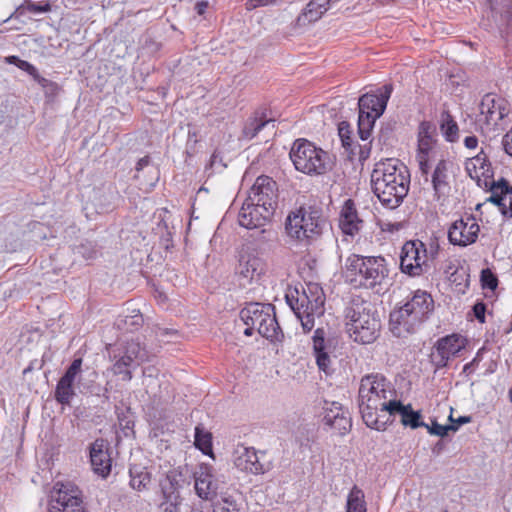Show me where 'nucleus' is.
I'll return each mask as SVG.
<instances>
[{
  "label": "nucleus",
  "instance_id": "1",
  "mask_svg": "<svg viewBox=\"0 0 512 512\" xmlns=\"http://www.w3.org/2000/svg\"><path fill=\"white\" fill-rule=\"evenodd\" d=\"M397 400L396 391L381 374L362 377L359 387V408L365 424L377 431L386 429L388 411Z\"/></svg>",
  "mask_w": 512,
  "mask_h": 512
},
{
  "label": "nucleus",
  "instance_id": "2",
  "mask_svg": "<svg viewBox=\"0 0 512 512\" xmlns=\"http://www.w3.org/2000/svg\"><path fill=\"white\" fill-rule=\"evenodd\" d=\"M409 184L408 169L397 159H386L373 170V191L379 201L390 209L400 205L408 193Z\"/></svg>",
  "mask_w": 512,
  "mask_h": 512
},
{
  "label": "nucleus",
  "instance_id": "3",
  "mask_svg": "<svg viewBox=\"0 0 512 512\" xmlns=\"http://www.w3.org/2000/svg\"><path fill=\"white\" fill-rule=\"evenodd\" d=\"M345 326L354 342L366 345L379 337L381 320L371 301L353 296L345 308Z\"/></svg>",
  "mask_w": 512,
  "mask_h": 512
},
{
  "label": "nucleus",
  "instance_id": "4",
  "mask_svg": "<svg viewBox=\"0 0 512 512\" xmlns=\"http://www.w3.org/2000/svg\"><path fill=\"white\" fill-rule=\"evenodd\" d=\"M434 308V300L426 291L417 290L400 307L390 313V330L397 337L413 333L428 319Z\"/></svg>",
  "mask_w": 512,
  "mask_h": 512
},
{
  "label": "nucleus",
  "instance_id": "5",
  "mask_svg": "<svg viewBox=\"0 0 512 512\" xmlns=\"http://www.w3.org/2000/svg\"><path fill=\"white\" fill-rule=\"evenodd\" d=\"M389 269L383 257L350 255L345 262L344 277L354 288L372 289L388 277Z\"/></svg>",
  "mask_w": 512,
  "mask_h": 512
},
{
  "label": "nucleus",
  "instance_id": "6",
  "mask_svg": "<svg viewBox=\"0 0 512 512\" xmlns=\"http://www.w3.org/2000/svg\"><path fill=\"white\" fill-rule=\"evenodd\" d=\"M325 224L320 208L312 205L300 206L288 214L285 231L291 239L310 243L321 236Z\"/></svg>",
  "mask_w": 512,
  "mask_h": 512
},
{
  "label": "nucleus",
  "instance_id": "7",
  "mask_svg": "<svg viewBox=\"0 0 512 512\" xmlns=\"http://www.w3.org/2000/svg\"><path fill=\"white\" fill-rule=\"evenodd\" d=\"M289 156L295 169L309 176L325 175L334 166L327 151L303 138L294 141Z\"/></svg>",
  "mask_w": 512,
  "mask_h": 512
},
{
  "label": "nucleus",
  "instance_id": "8",
  "mask_svg": "<svg viewBox=\"0 0 512 512\" xmlns=\"http://www.w3.org/2000/svg\"><path fill=\"white\" fill-rule=\"evenodd\" d=\"M240 318L246 325V336L257 331L262 337L273 341L282 335L272 304L250 303L240 311Z\"/></svg>",
  "mask_w": 512,
  "mask_h": 512
},
{
  "label": "nucleus",
  "instance_id": "9",
  "mask_svg": "<svg viewBox=\"0 0 512 512\" xmlns=\"http://www.w3.org/2000/svg\"><path fill=\"white\" fill-rule=\"evenodd\" d=\"M391 93L392 86L386 84L376 93H366L359 98L358 134L362 140L370 138L375 121L383 114Z\"/></svg>",
  "mask_w": 512,
  "mask_h": 512
},
{
  "label": "nucleus",
  "instance_id": "10",
  "mask_svg": "<svg viewBox=\"0 0 512 512\" xmlns=\"http://www.w3.org/2000/svg\"><path fill=\"white\" fill-rule=\"evenodd\" d=\"M429 255L425 244L420 240L404 243L400 254V269L403 273L418 277L429 270Z\"/></svg>",
  "mask_w": 512,
  "mask_h": 512
},
{
  "label": "nucleus",
  "instance_id": "11",
  "mask_svg": "<svg viewBox=\"0 0 512 512\" xmlns=\"http://www.w3.org/2000/svg\"><path fill=\"white\" fill-rule=\"evenodd\" d=\"M51 512H85L82 493L71 482H57L52 495Z\"/></svg>",
  "mask_w": 512,
  "mask_h": 512
},
{
  "label": "nucleus",
  "instance_id": "12",
  "mask_svg": "<svg viewBox=\"0 0 512 512\" xmlns=\"http://www.w3.org/2000/svg\"><path fill=\"white\" fill-rule=\"evenodd\" d=\"M466 346V339L458 334L444 336L437 340L431 352V362L437 368L445 367L449 360Z\"/></svg>",
  "mask_w": 512,
  "mask_h": 512
},
{
  "label": "nucleus",
  "instance_id": "13",
  "mask_svg": "<svg viewBox=\"0 0 512 512\" xmlns=\"http://www.w3.org/2000/svg\"><path fill=\"white\" fill-rule=\"evenodd\" d=\"M436 127L429 121H422L418 127L416 160L423 175L429 171V162L435 146Z\"/></svg>",
  "mask_w": 512,
  "mask_h": 512
},
{
  "label": "nucleus",
  "instance_id": "14",
  "mask_svg": "<svg viewBox=\"0 0 512 512\" xmlns=\"http://www.w3.org/2000/svg\"><path fill=\"white\" fill-rule=\"evenodd\" d=\"M277 184L269 176H259L250 189L248 199L254 201L256 205L269 208L275 212L277 207Z\"/></svg>",
  "mask_w": 512,
  "mask_h": 512
},
{
  "label": "nucleus",
  "instance_id": "15",
  "mask_svg": "<svg viewBox=\"0 0 512 512\" xmlns=\"http://www.w3.org/2000/svg\"><path fill=\"white\" fill-rule=\"evenodd\" d=\"M480 226L472 216L456 220L448 230V239L453 245L466 247L476 242Z\"/></svg>",
  "mask_w": 512,
  "mask_h": 512
},
{
  "label": "nucleus",
  "instance_id": "16",
  "mask_svg": "<svg viewBox=\"0 0 512 512\" xmlns=\"http://www.w3.org/2000/svg\"><path fill=\"white\" fill-rule=\"evenodd\" d=\"M465 169L471 179L476 181L479 187H488L494 180V172L489 161L488 153L481 148L480 152L465 162Z\"/></svg>",
  "mask_w": 512,
  "mask_h": 512
},
{
  "label": "nucleus",
  "instance_id": "17",
  "mask_svg": "<svg viewBox=\"0 0 512 512\" xmlns=\"http://www.w3.org/2000/svg\"><path fill=\"white\" fill-rule=\"evenodd\" d=\"M453 179V164L447 160H440L431 175L433 197L437 201H445L451 192Z\"/></svg>",
  "mask_w": 512,
  "mask_h": 512
},
{
  "label": "nucleus",
  "instance_id": "18",
  "mask_svg": "<svg viewBox=\"0 0 512 512\" xmlns=\"http://www.w3.org/2000/svg\"><path fill=\"white\" fill-rule=\"evenodd\" d=\"M273 214L274 212L269 208L256 205L254 201L247 198L239 211L238 222L242 227L255 229L264 226Z\"/></svg>",
  "mask_w": 512,
  "mask_h": 512
},
{
  "label": "nucleus",
  "instance_id": "19",
  "mask_svg": "<svg viewBox=\"0 0 512 512\" xmlns=\"http://www.w3.org/2000/svg\"><path fill=\"white\" fill-rule=\"evenodd\" d=\"M162 500L159 504L161 512H180L182 498L179 493V480L175 472L166 474L160 482Z\"/></svg>",
  "mask_w": 512,
  "mask_h": 512
},
{
  "label": "nucleus",
  "instance_id": "20",
  "mask_svg": "<svg viewBox=\"0 0 512 512\" xmlns=\"http://www.w3.org/2000/svg\"><path fill=\"white\" fill-rule=\"evenodd\" d=\"M323 421L340 436L347 434L352 427L349 411L338 402L326 403Z\"/></svg>",
  "mask_w": 512,
  "mask_h": 512
},
{
  "label": "nucleus",
  "instance_id": "21",
  "mask_svg": "<svg viewBox=\"0 0 512 512\" xmlns=\"http://www.w3.org/2000/svg\"><path fill=\"white\" fill-rule=\"evenodd\" d=\"M233 462L239 470L254 475L267 471V467L261 463L258 452L253 447L238 445L233 453Z\"/></svg>",
  "mask_w": 512,
  "mask_h": 512
},
{
  "label": "nucleus",
  "instance_id": "22",
  "mask_svg": "<svg viewBox=\"0 0 512 512\" xmlns=\"http://www.w3.org/2000/svg\"><path fill=\"white\" fill-rule=\"evenodd\" d=\"M479 122L496 126L507 115V109L503 99L494 94H486L480 103Z\"/></svg>",
  "mask_w": 512,
  "mask_h": 512
},
{
  "label": "nucleus",
  "instance_id": "23",
  "mask_svg": "<svg viewBox=\"0 0 512 512\" xmlns=\"http://www.w3.org/2000/svg\"><path fill=\"white\" fill-rule=\"evenodd\" d=\"M89 454L93 471L103 478L107 477L112 465L107 442L101 438L96 439L89 447Z\"/></svg>",
  "mask_w": 512,
  "mask_h": 512
},
{
  "label": "nucleus",
  "instance_id": "24",
  "mask_svg": "<svg viewBox=\"0 0 512 512\" xmlns=\"http://www.w3.org/2000/svg\"><path fill=\"white\" fill-rule=\"evenodd\" d=\"M265 271L263 260L249 252H241L236 266V274L248 283L258 279Z\"/></svg>",
  "mask_w": 512,
  "mask_h": 512
},
{
  "label": "nucleus",
  "instance_id": "25",
  "mask_svg": "<svg viewBox=\"0 0 512 512\" xmlns=\"http://www.w3.org/2000/svg\"><path fill=\"white\" fill-rule=\"evenodd\" d=\"M212 467L208 464H201L194 472L195 491L197 495L205 500L211 499L217 490L213 481Z\"/></svg>",
  "mask_w": 512,
  "mask_h": 512
},
{
  "label": "nucleus",
  "instance_id": "26",
  "mask_svg": "<svg viewBox=\"0 0 512 512\" xmlns=\"http://www.w3.org/2000/svg\"><path fill=\"white\" fill-rule=\"evenodd\" d=\"M325 295L323 289L316 283H308L303 288L302 295L296 299V306L309 308L314 313H324Z\"/></svg>",
  "mask_w": 512,
  "mask_h": 512
},
{
  "label": "nucleus",
  "instance_id": "27",
  "mask_svg": "<svg viewBox=\"0 0 512 512\" xmlns=\"http://www.w3.org/2000/svg\"><path fill=\"white\" fill-rule=\"evenodd\" d=\"M363 221L359 218L355 204L351 199L344 202L340 216L339 227L346 235L354 236L362 228Z\"/></svg>",
  "mask_w": 512,
  "mask_h": 512
},
{
  "label": "nucleus",
  "instance_id": "28",
  "mask_svg": "<svg viewBox=\"0 0 512 512\" xmlns=\"http://www.w3.org/2000/svg\"><path fill=\"white\" fill-rule=\"evenodd\" d=\"M312 341L313 351L319 369L325 374H331L333 371V361L327 349L324 329L317 328L312 337Z\"/></svg>",
  "mask_w": 512,
  "mask_h": 512
},
{
  "label": "nucleus",
  "instance_id": "29",
  "mask_svg": "<svg viewBox=\"0 0 512 512\" xmlns=\"http://www.w3.org/2000/svg\"><path fill=\"white\" fill-rule=\"evenodd\" d=\"M397 415L400 416L401 423L404 426H409L412 429L425 425V423L421 421L420 412L414 411L410 405H403L398 399L392 405L385 418H391ZM389 422H392V419H389Z\"/></svg>",
  "mask_w": 512,
  "mask_h": 512
},
{
  "label": "nucleus",
  "instance_id": "30",
  "mask_svg": "<svg viewBox=\"0 0 512 512\" xmlns=\"http://www.w3.org/2000/svg\"><path fill=\"white\" fill-rule=\"evenodd\" d=\"M331 0H311L304 11L297 17V25L305 26L316 22L330 8Z\"/></svg>",
  "mask_w": 512,
  "mask_h": 512
},
{
  "label": "nucleus",
  "instance_id": "31",
  "mask_svg": "<svg viewBox=\"0 0 512 512\" xmlns=\"http://www.w3.org/2000/svg\"><path fill=\"white\" fill-rule=\"evenodd\" d=\"M484 188L489 189L491 192V195L489 198H487V201L497 205L502 212L504 207H506L508 192L510 189L508 182L504 179H501L498 182L492 180V184Z\"/></svg>",
  "mask_w": 512,
  "mask_h": 512
},
{
  "label": "nucleus",
  "instance_id": "32",
  "mask_svg": "<svg viewBox=\"0 0 512 512\" xmlns=\"http://www.w3.org/2000/svg\"><path fill=\"white\" fill-rule=\"evenodd\" d=\"M130 473V486L137 491H143L148 488L151 482L149 472L144 467L137 465L131 466Z\"/></svg>",
  "mask_w": 512,
  "mask_h": 512
},
{
  "label": "nucleus",
  "instance_id": "33",
  "mask_svg": "<svg viewBox=\"0 0 512 512\" xmlns=\"http://www.w3.org/2000/svg\"><path fill=\"white\" fill-rule=\"evenodd\" d=\"M440 130L447 141L455 142L458 139V125L448 111L441 113Z\"/></svg>",
  "mask_w": 512,
  "mask_h": 512
},
{
  "label": "nucleus",
  "instance_id": "34",
  "mask_svg": "<svg viewBox=\"0 0 512 512\" xmlns=\"http://www.w3.org/2000/svg\"><path fill=\"white\" fill-rule=\"evenodd\" d=\"M291 308L296 314L297 318L300 320L303 331L305 333L310 332L315 326V317H320L323 313H314L309 308L301 307V306H293L291 304Z\"/></svg>",
  "mask_w": 512,
  "mask_h": 512
},
{
  "label": "nucleus",
  "instance_id": "35",
  "mask_svg": "<svg viewBox=\"0 0 512 512\" xmlns=\"http://www.w3.org/2000/svg\"><path fill=\"white\" fill-rule=\"evenodd\" d=\"M75 396L74 384L60 378L55 389V399L62 405H70Z\"/></svg>",
  "mask_w": 512,
  "mask_h": 512
},
{
  "label": "nucleus",
  "instance_id": "36",
  "mask_svg": "<svg viewBox=\"0 0 512 512\" xmlns=\"http://www.w3.org/2000/svg\"><path fill=\"white\" fill-rule=\"evenodd\" d=\"M346 512H367L364 493L356 485L352 487L348 495Z\"/></svg>",
  "mask_w": 512,
  "mask_h": 512
},
{
  "label": "nucleus",
  "instance_id": "37",
  "mask_svg": "<svg viewBox=\"0 0 512 512\" xmlns=\"http://www.w3.org/2000/svg\"><path fill=\"white\" fill-rule=\"evenodd\" d=\"M124 353L128 360L136 362L139 365L142 362L148 361V353L144 347L137 341H128L125 345Z\"/></svg>",
  "mask_w": 512,
  "mask_h": 512
},
{
  "label": "nucleus",
  "instance_id": "38",
  "mask_svg": "<svg viewBox=\"0 0 512 512\" xmlns=\"http://www.w3.org/2000/svg\"><path fill=\"white\" fill-rule=\"evenodd\" d=\"M195 446L206 455H212V434L201 425L195 427Z\"/></svg>",
  "mask_w": 512,
  "mask_h": 512
},
{
  "label": "nucleus",
  "instance_id": "39",
  "mask_svg": "<svg viewBox=\"0 0 512 512\" xmlns=\"http://www.w3.org/2000/svg\"><path fill=\"white\" fill-rule=\"evenodd\" d=\"M51 9L52 8L49 1H41L36 3L31 0H25V2L16 9V13L22 15L25 11H28L30 13L39 14L50 12Z\"/></svg>",
  "mask_w": 512,
  "mask_h": 512
},
{
  "label": "nucleus",
  "instance_id": "40",
  "mask_svg": "<svg viewBox=\"0 0 512 512\" xmlns=\"http://www.w3.org/2000/svg\"><path fill=\"white\" fill-rule=\"evenodd\" d=\"M270 122L271 120H264L258 117L250 118L243 129V134L246 138L252 139Z\"/></svg>",
  "mask_w": 512,
  "mask_h": 512
},
{
  "label": "nucleus",
  "instance_id": "41",
  "mask_svg": "<svg viewBox=\"0 0 512 512\" xmlns=\"http://www.w3.org/2000/svg\"><path fill=\"white\" fill-rule=\"evenodd\" d=\"M6 63L13 64L19 69L28 73L31 77L36 75L37 68L28 61L20 59L18 56L11 55L5 58Z\"/></svg>",
  "mask_w": 512,
  "mask_h": 512
},
{
  "label": "nucleus",
  "instance_id": "42",
  "mask_svg": "<svg viewBox=\"0 0 512 512\" xmlns=\"http://www.w3.org/2000/svg\"><path fill=\"white\" fill-rule=\"evenodd\" d=\"M422 427H425L429 434L436 435L440 437H444L448 435L449 431H456L458 429V426L454 425H441L437 423L435 420L432 421L431 425H428L425 423Z\"/></svg>",
  "mask_w": 512,
  "mask_h": 512
},
{
  "label": "nucleus",
  "instance_id": "43",
  "mask_svg": "<svg viewBox=\"0 0 512 512\" xmlns=\"http://www.w3.org/2000/svg\"><path fill=\"white\" fill-rule=\"evenodd\" d=\"M124 325L126 330L134 331L137 330L143 324V316L139 310H133L130 315L124 317Z\"/></svg>",
  "mask_w": 512,
  "mask_h": 512
},
{
  "label": "nucleus",
  "instance_id": "44",
  "mask_svg": "<svg viewBox=\"0 0 512 512\" xmlns=\"http://www.w3.org/2000/svg\"><path fill=\"white\" fill-rule=\"evenodd\" d=\"M81 371L82 359L76 358L72 361L71 365L67 368L66 372L61 378L74 384L76 378L81 374Z\"/></svg>",
  "mask_w": 512,
  "mask_h": 512
},
{
  "label": "nucleus",
  "instance_id": "45",
  "mask_svg": "<svg viewBox=\"0 0 512 512\" xmlns=\"http://www.w3.org/2000/svg\"><path fill=\"white\" fill-rule=\"evenodd\" d=\"M111 371L114 375H121L123 381H130L133 378L131 368L127 366L123 361H115Z\"/></svg>",
  "mask_w": 512,
  "mask_h": 512
},
{
  "label": "nucleus",
  "instance_id": "46",
  "mask_svg": "<svg viewBox=\"0 0 512 512\" xmlns=\"http://www.w3.org/2000/svg\"><path fill=\"white\" fill-rule=\"evenodd\" d=\"M213 512H238V509L233 501L223 499L215 504Z\"/></svg>",
  "mask_w": 512,
  "mask_h": 512
},
{
  "label": "nucleus",
  "instance_id": "47",
  "mask_svg": "<svg viewBox=\"0 0 512 512\" xmlns=\"http://www.w3.org/2000/svg\"><path fill=\"white\" fill-rule=\"evenodd\" d=\"M338 133L342 141V145L345 148H349L351 146V136H350V130H349V124L346 122H342L339 125Z\"/></svg>",
  "mask_w": 512,
  "mask_h": 512
},
{
  "label": "nucleus",
  "instance_id": "48",
  "mask_svg": "<svg viewBox=\"0 0 512 512\" xmlns=\"http://www.w3.org/2000/svg\"><path fill=\"white\" fill-rule=\"evenodd\" d=\"M379 227L382 231L384 232H390V233H393L395 231H399L403 228V225L402 223L400 222H390V221H384V220H380L379 221Z\"/></svg>",
  "mask_w": 512,
  "mask_h": 512
},
{
  "label": "nucleus",
  "instance_id": "49",
  "mask_svg": "<svg viewBox=\"0 0 512 512\" xmlns=\"http://www.w3.org/2000/svg\"><path fill=\"white\" fill-rule=\"evenodd\" d=\"M481 352H482V349L477 352L476 356L472 359V361H470L469 363L464 365L463 373L468 375L475 371V368L478 366V364L481 361Z\"/></svg>",
  "mask_w": 512,
  "mask_h": 512
},
{
  "label": "nucleus",
  "instance_id": "50",
  "mask_svg": "<svg viewBox=\"0 0 512 512\" xmlns=\"http://www.w3.org/2000/svg\"><path fill=\"white\" fill-rule=\"evenodd\" d=\"M485 311H486V306L484 303L482 302H478L476 303L474 306H473V313H474V316L481 322V323H484L485 322Z\"/></svg>",
  "mask_w": 512,
  "mask_h": 512
},
{
  "label": "nucleus",
  "instance_id": "51",
  "mask_svg": "<svg viewBox=\"0 0 512 512\" xmlns=\"http://www.w3.org/2000/svg\"><path fill=\"white\" fill-rule=\"evenodd\" d=\"M78 252L80 254H82V256L87 259V260H90V259H93L95 258L96 256V250L91 246V245H81L79 248H78Z\"/></svg>",
  "mask_w": 512,
  "mask_h": 512
},
{
  "label": "nucleus",
  "instance_id": "52",
  "mask_svg": "<svg viewBox=\"0 0 512 512\" xmlns=\"http://www.w3.org/2000/svg\"><path fill=\"white\" fill-rule=\"evenodd\" d=\"M502 144L505 152L512 156V129L504 135Z\"/></svg>",
  "mask_w": 512,
  "mask_h": 512
},
{
  "label": "nucleus",
  "instance_id": "53",
  "mask_svg": "<svg viewBox=\"0 0 512 512\" xmlns=\"http://www.w3.org/2000/svg\"><path fill=\"white\" fill-rule=\"evenodd\" d=\"M502 214L504 216L512 217V187H510V189H509L506 207H504Z\"/></svg>",
  "mask_w": 512,
  "mask_h": 512
},
{
  "label": "nucleus",
  "instance_id": "54",
  "mask_svg": "<svg viewBox=\"0 0 512 512\" xmlns=\"http://www.w3.org/2000/svg\"><path fill=\"white\" fill-rule=\"evenodd\" d=\"M464 145L468 149H475L478 145V139L476 136H468L464 139Z\"/></svg>",
  "mask_w": 512,
  "mask_h": 512
},
{
  "label": "nucleus",
  "instance_id": "55",
  "mask_svg": "<svg viewBox=\"0 0 512 512\" xmlns=\"http://www.w3.org/2000/svg\"><path fill=\"white\" fill-rule=\"evenodd\" d=\"M177 331L173 329H167V328H159L156 332V335L160 338H164L167 335L176 334Z\"/></svg>",
  "mask_w": 512,
  "mask_h": 512
},
{
  "label": "nucleus",
  "instance_id": "56",
  "mask_svg": "<svg viewBox=\"0 0 512 512\" xmlns=\"http://www.w3.org/2000/svg\"><path fill=\"white\" fill-rule=\"evenodd\" d=\"M150 163V158L148 156H145L143 158H141L138 162H137V165H136V170L137 171H140L142 170L144 167L148 166Z\"/></svg>",
  "mask_w": 512,
  "mask_h": 512
},
{
  "label": "nucleus",
  "instance_id": "57",
  "mask_svg": "<svg viewBox=\"0 0 512 512\" xmlns=\"http://www.w3.org/2000/svg\"><path fill=\"white\" fill-rule=\"evenodd\" d=\"M32 78H33V79H34L38 84H40L42 87H46V86H47V84H48V82H49V80H48V79H46V78L42 77V76L39 74L38 70L36 71V75H35V76H32Z\"/></svg>",
  "mask_w": 512,
  "mask_h": 512
},
{
  "label": "nucleus",
  "instance_id": "58",
  "mask_svg": "<svg viewBox=\"0 0 512 512\" xmlns=\"http://www.w3.org/2000/svg\"><path fill=\"white\" fill-rule=\"evenodd\" d=\"M482 278H483V281L485 282V284H486L488 287H490V288H492V289L496 287V285H497V279H496L493 275H491V274H490V276H489V280H488V279H486V277H485V275H484V274H483Z\"/></svg>",
  "mask_w": 512,
  "mask_h": 512
},
{
  "label": "nucleus",
  "instance_id": "59",
  "mask_svg": "<svg viewBox=\"0 0 512 512\" xmlns=\"http://www.w3.org/2000/svg\"><path fill=\"white\" fill-rule=\"evenodd\" d=\"M208 7V3L205 1L198 2L195 9L199 15H203Z\"/></svg>",
  "mask_w": 512,
  "mask_h": 512
},
{
  "label": "nucleus",
  "instance_id": "60",
  "mask_svg": "<svg viewBox=\"0 0 512 512\" xmlns=\"http://www.w3.org/2000/svg\"><path fill=\"white\" fill-rule=\"evenodd\" d=\"M117 361H123L124 363L127 364V366L129 368H133L134 366H137L136 365V362H133L132 360H128V358H126V354L123 353L122 356H120L118 359H116Z\"/></svg>",
  "mask_w": 512,
  "mask_h": 512
},
{
  "label": "nucleus",
  "instance_id": "61",
  "mask_svg": "<svg viewBox=\"0 0 512 512\" xmlns=\"http://www.w3.org/2000/svg\"><path fill=\"white\" fill-rule=\"evenodd\" d=\"M470 421L469 417H459L457 420L458 424L468 423Z\"/></svg>",
  "mask_w": 512,
  "mask_h": 512
},
{
  "label": "nucleus",
  "instance_id": "62",
  "mask_svg": "<svg viewBox=\"0 0 512 512\" xmlns=\"http://www.w3.org/2000/svg\"><path fill=\"white\" fill-rule=\"evenodd\" d=\"M435 253H436V250H435V251H433V250L431 249V251H430V256L433 258Z\"/></svg>",
  "mask_w": 512,
  "mask_h": 512
},
{
  "label": "nucleus",
  "instance_id": "63",
  "mask_svg": "<svg viewBox=\"0 0 512 512\" xmlns=\"http://www.w3.org/2000/svg\"><path fill=\"white\" fill-rule=\"evenodd\" d=\"M191 512H203V511H201L199 509H192Z\"/></svg>",
  "mask_w": 512,
  "mask_h": 512
},
{
  "label": "nucleus",
  "instance_id": "64",
  "mask_svg": "<svg viewBox=\"0 0 512 512\" xmlns=\"http://www.w3.org/2000/svg\"><path fill=\"white\" fill-rule=\"evenodd\" d=\"M482 205H483V204H478V205L476 206V210H479V209L481 208V206H482Z\"/></svg>",
  "mask_w": 512,
  "mask_h": 512
}]
</instances>
